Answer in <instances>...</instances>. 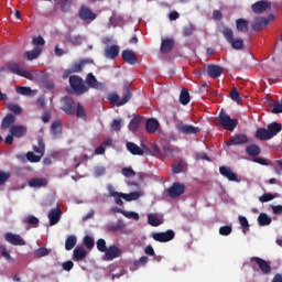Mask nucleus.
Returning <instances> with one entry per match:
<instances>
[{"mask_svg": "<svg viewBox=\"0 0 282 282\" xmlns=\"http://www.w3.org/2000/svg\"><path fill=\"white\" fill-rule=\"evenodd\" d=\"M70 89L76 94V96H83L89 91V87L85 85V82L78 75L69 76Z\"/></svg>", "mask_w": 282, "mask_h": 282, "instance_id": "nucleus-1", "label": "nucleus"}, {"mask_svg": "<svg viewBox=\"0 0 282 282\" xmlns=\"http://www.w3.org/2000/svg\"><path fill=\"white\" fill-rule=\"evenodd\" d=\"M37 144L39 147H33V151L36 154H34V152L26 153V160H29V162H41L42 155H45V141H43V137H37Z\"/></svg>", "mask_w": 282, "mask_h": 282, "instance_id": "nucleus-2", "label": "nucleus"}, {"mask_svg": "<svg viewBox=\"0 0 282 282\" xmlns=\"http://www.w3.org/2000/svg\"><path fill=\"white\" fill-rule=\"evenodd\" d=\"M218 121L220 127L227 131H235V129H237V124H239V120L230 118V115L224 111V109L219 112Z\"/></svg>", "mask_w": 282, "mask_h": 282, "instance_id": "nucleus-3", "label": "nucleus"}, {"mask_svg": "<svg viewBox=\"0 0 282 282\" xmlns=\"http://www.w3.org/2000/svg\"><path fill=\"white\" fill-rule=\"evenodd\" d=\"M7 69L11 74H15L17 76H22V78H26V80H34V75H32V73H30L29 70L21 68V66H19L17 62H8Z\"/></svg>", "mask_w": 282, "mask_h": 282, "instance_id": "nucleus-4", "label": "nucleus"}, {"mask_svg": "<svg viewBox=\"0 0 282 282\" xmlns=\"http://www.w3.org/2000/svg\"><path fill=\"white\" fill-rule=\"evenodd\" d=\"M108 100L112 105H117V107H122V105H127V102L131 100V89H129V87H126L121 99L120 96H118V94L111 93L108 95Z\"/></svg>", "mask_w": 282, "mask_h": 282, "instance_id": "nucleus-5", "label": "nucleus"}, {"mask_svg": "<svg viewBox=\"0 0 282 282\" xmlns=\"http://www.w3.org/2000/svg\"><path fill=\"white\" fill-rule=\"evenodd\" d=\"M76 101L72 97H63L62 98V106L61 110L64 111L67 116H75L76 115Z\"/></svg>", "mask_w": 282, "mask_h": 282, "instance_id": "nucleus-6", "label": "nucleus"}, {"mask_svg": "<svg viewBox=\"0 0 282 282\" xmlns=\"http://www.w3.org/2000/svg\"><path fill=\"white\" fill-rule=\"evenodd\" d=\"M169 197L171 199H177V197H181V195H184L186 193V185L183 183H173L166 191Z\"/></svg>", "mask_w": 282, "mask_h": 282, "instance_id": "nucleus-7", "label": "nucleus"}, {"mask_svg": "<svg viewBox=\"0 0 282 282\" xmlns=\"http://www.w3.org/2000/svg\"><path fill=\"white\" fill-rule=\"evenodd\" d=\"M250 263L251 268H254L256 263L259 267V270H261L262 274H270L272 272V267H270V263L259 257H251Z\"/></svg>", "mask_w": 282, "mask_h": 282, "instance_id": "nucleus-8", "label": "nucleus"}, {"mask_svg": "<svg viewBox=\"0 0 282 282\" xmlns=\"http://www.w3.org/2000/svg\"><path fill=\"white\" fill-rule=\"evenodd\" d=\"M126 147L128 149V151L131 153V155H151V149H149L145 145H142V148H140L138 144L133 143V142H127Z\"/></svg>", "mask_w": 282, "mask_h": 282, "instance_id": "nucleus-9", "label": "nucleus"}, {"mask_svg": "<svg viewBox=\"0 0 282 282\" xmlns=\"http://www.w3.org/2000/svg\"><path fill=\"white\" fill-rule=\"evenodd\" d=\"M152 239H154V241H159V243H166L175 239V231L169 229L164 232H156L152 235Z\"/></svg>", "mask_w": 282, "mask_h": 282, "instance_id": "nucleus-10", "label": "nucleus"}, {"mask_svg": "<svg viewBox=\"0 0 282 282\" xmlns=\"http://www.w3.org/2000/svg\"><path fill=\"white\" fill-rule=\"evenodd\" d=\"M176 130L180 133H184L185 135H197L199 133V128L191 124H185L184 122L176 123Z\"/></svg>", "mask_w": 282, "mask_h": 282, "instance_id": "nucleus-11", "label": "nucleus"}, {"mask_svg": "<svg viewBox=\"0 0 282 282\" xmlns=\"http://www.w3.org/2000/svg\"><path fill=\"white\" fill-rule=\"evenodd\" d=\"M118 257H122V250L116 246H110L106 249L102 259L104 261H113V259H118Z\"/></svg>", "mask_w": 282, "mask_h": 282, "instance_id": "nucleus-12", "label": "nucleus"}, {"mask_svg": "<svg viewBox=\"0 0 282 282\" xmlns=\"http://www.w3.org/2000/svg\"><path fill=\"white\" fill-rule=\"evenodd\" d=\"M270 8H272V2L268 0L258 1L251 6V10L254 14H263V12H267Z\"/></svg>", "mask_w": 282, "mask_h": 282, "instance_id": "nucleus-13", "label": "nucleus"}, {"mask_svg": "<svg viewBox=\"0 0 282 282\" xmlns=\"http://www.w3.org/2000/svg\"><path fill=\"white\" fill-rule=\"evenodd\" d=\"M78 17L82 21H96V13L89 9L87 6H82L79 8Z\"/></svg>", "mask_w": 282, "mask_h": 282, "instance_id": "nucleus-14", "label": "nucleus"}, {"mask_svg": "<svg viewBox=\"0 0 282 282\" xmlns=\"http://www.w3.org/2000/svg\"><path fill=\"white\" fill-rule=\"evenodd\" d=\"M249 139L246 134H235L230 138L229 141H227V147H239L241 144H248Z\"/></svg>", "mask_w": 282, "mask_h": 282, "instance_id": "nucleus-15", "label": "nucleus"}, {"mask_svg": "<svg viewBox=\"0 0 282 282\" xmlns=\"http://www.w3.org/2000/svg\"><path fill=\"white\" fill-rule=\"evenodd\" d=\"M4 239L8 243H11V246H25V240H23L21 236L12 232L4 234Z\"/></svg>", "mask_w": 282, "mask_h": 282, "instance_id": "nucleus-16", "label": "nucleus"}, {"mask_svg": "<svg viewBox=\"0 0 282 282\" xmlns=\"http://www.w3.org/2000/svg\"><path fill=\"white\" fill-rule=\"evenodd\" d=\"M219 173L223 175V177H226L229 182H239V177L235 172H232V169L228 166H220Z\"/></svg>", "mask_w": 282, "mask_h": 282, "instance_id": "nucleus-17", "label": "nucleus"}, {"mask_svg": "<svg viewBox=\"0 0 282 282\" xmlns=\"http://www.w3.org/2000/svg\"><path fill=\"white\" fill-rule=\"evenodd\" d=\"M86 83L88 87H91V89H99V90L105 89V84L98 82V79H96V76H94V73H89L87 75Z\"/></svg>", "mask_w": 282, "mask_h": 282, "instance_id": "nucleus-18", "label": "nucleus"}, {"mask_svg": "<svg viewBox=\"0 0 282 282\" xmlns=\"http://www.w3.org/2000/svg\"><path fill=\"white\" fill-rule=\"evenodd\" d=\"M224 74V67L215 64L207 66V75L209 78H219Z\"/></svg>", "mask_w": 282, "mask_h": 282, "instance_id": "nucleus-19", "label": "nucleus"}, {"mask_svg": "<svg viewBox=\"0 0 282 282\" xmlns=\"http://www.w3.org/2000/svg\"><path fill=\"white\" fill-rule=\"evenodd\" d=\"M270 23L269 19H264L262 17H256L252 24H251V30L253 32H261L263 29V25H268Z\"/></svg>", "mask_w": 282, "mask_h": 282, "instance_id": "nucleus-20", "label": "nucleus"}, {"mask_svg": "<svg viewBox=\"0 0 282 282\" xmlns=\"http://www.w3.org/2000/svg\"><path fill=\"white\" fill-rule=\"evenodd\" d=\"M119 54H120V46L118 45L107 46L104 52V56H106V58H110L111 61H115V58H118Z\"/></svg>", "mask_w": 282, "mask_h": 282, "instance_id": "nucleus-21", "label": "nucleus"}, {"mask_svg": "<svg viewBox=\"0 0 282 282\" xmlns=\"http://www.w3.org/2000/svg\"><path fill=\"white\" fill-rule=\"evenodd\" d=\"M121 56L128 65H135V63H138V56H135V52L132 50L122 51Z\"/></svg>", "mask_w": 282, "mask_h": 282, "instance_id": "nucleus-22", "label": "nucleus"}, {"mask_svg": "<svg viewBox=\"0 0 282 282\" xmlns=\"http://www.w3.org/2000/svg\"><path fill=\"white\" fill-rule=\"evenodd\" d=\"M63 212L59 208H52L48 213L50 226H56L61 221Z\"/></svg>", "mask_w": 282, "mask_h": 282, "instance_id": "nucleus-23", "label": "nucleus"}, {"mask_svg": "<svg viewBox=\"0 0 282 282\" xmlns=\"http://www.w3.org/2000/svg\"><path fill=\"white\" fill-rule=\"evenodd\" d=\"M10 133L13 138H23L28 133V128L25 126H11Z\"/></svg>", "mask_w": 282, "mask_h": 282, "instance_id": "nucleus-24", "label": "nucleus"}, {"mask_svg": "<svg viewBox=\"0 0 282 282\" xmlns=\"http://www.w3.org/2000/svg\"><path fill=\"white\" fill-rule=\"evenodd\" d=\"M175 41L173 39H163L161 42V54H169L173 50Z\"/></svg>", "mask_w": 282, "mask_h": 282, "instance_id": "nucleus-25", "label": "nucleus"}, {"mask_svg": "<svg viewBox=\"0 0 282 282\" xmlns=\"http://www.w3.org/2000/svg\"><path fill=\"white\" fill-rule=\"evenodd\" d=\"M42 53H43V50L41 48V46H36L32 51H26L23 54V56L26 61H36V58H39V56H41Z\"/></svg>", "mask_w": 282, "mask_h": 282, "instance_id": "nucleus-26", "label": "nucleus"}, {"mask_svg": "<svg viewBox=\"0 0 282 282\" xmlns=\"http://www.w3.org/2000/svg\"><path fill=\"white\" fill-rule=\"evenodd\" d=\"M160 129V122L158 119H148L145 122V130L148 133H155Z\"/></svg>", "mask_w": 282, "mask_h": 282, "instance_id": "nucleus-27", "label": "nucleus"}, {"mask_svg": "<svg viewBox=\"0 0 282 282\" xmlns=\"http://www.w3.org/2000/svg\"><path fill=\"white\" fill-rule=\"evenodd\" d=\"M29 186L31 188H41L47 186V178L41 177V178H31L29 181Z\"/></svg>", "mask_w": 282, "mask_h": 282, "instance_id": "nucleus-28", "label": "nucleus"}, {"mask_svg": "<svg viewBox=\"0 0 282 282\" xmlns=\"http://www.w3.org/2000/svg\"><path fill=\"white\" fill-rule=\"evenodd\" d=\"M148 224L158 228V226H162V224H164V220L158 217V214H148Z\"/></svg>", "mask_w": 282, "mask_h": 282, "instance_id": "nucleus-29", "label": "nucleus"}, {"mask_svg": "<svg viewBox=\"0 0 282 282\" xmlns=\"http://www.w3.org/2000/svg\"><path fill=\"white\" fill-rule=\"evenodd\" d=\"M219 32L223 34V36H225L227 43H230L235 40V32H232V29L224 25L219 29Z\"/></svg>", "mask_w": 282, "mask_h": 282, "instance_id": "nucleus-30", "label": "nucleus"}, {"mask_svg": "<svg viewBox=\"0 0 282 282\" xmlns=\"http://www.w3.org/2000/svg\"><path fill=\"white\" fill-rule=\"evenodd\" d=\"M14 122H17V117H14V115H12V113H8L2 119L1 129H10V127H12V124H14Z\"/></svg>", "mask_w": 282, "mask_h": 282, "instance_id": "nucleus-31", "label": "nucleus"}, {"mask_svg": "<svg viewBox=\"0 0 282 282\" xmlns=\"http://www.w3.org/2000/svg\"><path fill=\"white\" fill-rule=\"evenodd\" d=\"M141 123H142V117L135 116L134 118L131 119L128 126L129 131H132V133H135V131L140 129Z\"/></svg>", "mask_w": 282, "mask_h": 282, "instance_id": "nucleus-32", "label": "nucleus"}, {"mask_svg": "<svg viewBox=\"0 0 282 282\" xmlns=\"http://www.w3.org/2000/svg\"><path fill=\"white\" fill-rule=\"evenodd\" d=\"M268 131H269V135L270 138H274V135H276L278 133H281L282 130V126L281 123H276V122H272L267 127Z\"/></svg>", "mask_w": 282, "mask_h": 282, "instance_id": "nucleus-33", "label": "nucleus"}, {"mask_svg": "<svg viewBox=\"0 0 282 282\" xmlns=\"http://www.w3.org/2000/svg\"><path fill=\"white\" fill-rule=\"evenodd\" d=\"M75 261H83L87 257V251L83 247H76L73 251Z\"/></svg>", "mask_w": 282, "mask_h": 282, "instance_id": "nucleus-34", "label": "nucleus"}, {"mask_svg": "<svg viewBox=\"0 0 282 282\" xmlns=\"http://www.w3.org/2000/svg\"><path fill=\"white\" fill-rule=\"evenodd\" d=\"M250 22H248V20L246 19H237L236 20V29L238 30V32H248Z\"/></svg>", "mask_w": 282, "mask_h": 282, "instance_id": "nucleus-35", "label": "nucleus"}, {"mask_svg": "<svg viewBox=\"0 0 282 282\" xmlns=\"http://www.w3.org/2000/svg\"><path fill=\"white\" fill-rule=\"evenodd\" d=\"M256 138L258 140H261V141H265V140H272L271 137H270V132L268 130V128H259L257 131H256Z\"/></svg>", "mask_w": 282, "mask_h": 282, "instance_id": "nucleus-36", "label": "nucleus"}, {"mask_svg": "<svg viewBox=\"0 0 282 282\" xmlns=\"http://www.w3.org/2000/svg\"><path fill=\"white\" fill-rule=\"evenodd\" d=\"M247 155H250L251 158H257V155L261 154V148L257 144H250L246 148Z\"/></svg>", "mask_w": 282, "mask_h": 282, "instance_id": "nucleus-37", "label": "nucleus"}, {"mask_svg": "<svg viewBox=\"0 0 282 282\" xmlns=\"http://www.w3.org/2000/svg\"><path fill=\"white\" fill-rule=\"evenodd\" d=\"M77 242H78V238H76V236L74 235L68 236L65 241V250L67 251L74 250Z\"/></svg>", "mask_w": 282, "mask_h": 282, "instance_id": "nucleus-38", "label": "nucleus"}, {"mask_svg": "<svg viewBox=\"0 0 282 282\" xmlns=\"http://www.w3.org/2000/svg\"><path fill=\"white\" fill-rule=\"evenodd\" d=\"M124 228H127V224H124L122 220H118L117 223L110 225L108 230H110V232H121V230H124Z\"/></svg>", "mask_w": 282, "mask_h": 282, "instance_id": "nucleus-39", "label": "nucleus"}, {"mask_svg": "<svg viewBox=\"0 0 282 282\" xmlns=\"http://www.w3.org/2000/svg\"><path fill=\"white\" fill-rule=\"evenodd\" d=\"M258 224H259V226H270L272 224V218H270V216H268V214L261 213L258 216Z\"/></svg>", "mask_w": 282, "mask_h": 282, "instance_id": "nucleus-40", "label": "nucleus"}, {"mask_svg": "<svg viewBox=\"0 0 282 282\" xmlns=\"http://www.w3.org/2000/svg\"><path fill=\"white\" fill-rule=\"evenodd\" d=\"M51 131L53 135H61L63 133V123L61 120L54 121L51 126Z\"/></svg>", "mask_w": 282, "mask_h": 282, "instance_id": "nucleus-41", "label": "nucleus"}, {"mask_svg": "<svg viewBox=\"0 0 282 282\" xmlns=\"http://www.w3.org/2000/svg\"><path fill=\"white\" fill-rule=\"evenodd\" d=\"M180 102L181 105H188V102H191V94L188 93V90L186 88H183L181 90V95H180Z\"/></svg>", "mask_w": 282, "mask_h": 282, "instance_id": "nucleus-42", "label": "nucleus"}, {"mask_svg": "<svg viewBox=\"0 0 282 282\" xmlns=\"http://www.w3.org/2000/svg\"><path fill=\"white\" fill-rule=\"evenodd\" d=\"M75 116L76 118H82V120H87V112L80 102H78L75 108Z\"/></svg>", "mask_w": 282, "mask_h": 282, "instance_id": "nucleus-43", "label": "nucleus"}, {"mask_svg": "<svg viewBox=\"0 0 282 282\" xmlns=\"http://www.w3.org/2000/svg\"><path fill=\"white\" fill-rule=\"evenodd\" d=\"M39 218L36 216L29 215L23 219V224L32 226V228H39Z\"/></svg>", "mask_w": 282, "mask_h": 282, "instance_id": "nucleus-44", "label": "nucleus"}, {"mask_svg": "<svg viewBox=\"0 0 282 282\" xmlns=\"http://www.w3.org/2000/svg\"><path fill=\"white\" fill-rule=\"evenodd\" d=\"M83 243L87 250H93L94 246H96V242L94 241V237L86 235L84 237Z\"/></svg>", "mask_w": 282, "mask_h": 282, "instance_id": "nucleus-45", "label": "nucleus"}, {"mask_svg": "<svg viewBox=\"0 0 282 282\" xmlns=\"http://www.w3.org/2000/svg\"><path fill=\"white\" fill-rule=\"evenodd\" d=\"M149 263V257L142 256L138 260L133 261L134 270H138V268H142V265H147Z\"/></svg>", "mask_w": 282, "mask_h": 282, "instance_id": "nucleus-46", "label": "nucleus"}, {"mask_svg": "<svg viewBox=\"0 0 282 282\" xmlns=\"http://www.w3.org/2000/svg\"><path fill=\"white\" fill-rule=\"evenodd\" d=\"M276 194L264 193L259 197V202H261V204H265L268 202H272V199H276Z\"/></svg>", "mask_w": 282, "mask_h": 282, "instance_id": "nucleus-47", "label": "nucleus"}, {"mask_svg": "<svg viewBox=\"0 0 282 282\" xmlns=\"http://www.w3.org/2000/svg\"><path fill=\"white\" fill-rule=\"evenodd\" d=\"M17 94H20L21 96H30L32 94V88L25 87V86H18L15 88Z\"/></svg>", "mask_w": 282, "mask_h": 282, "instance_id": "nucleus-48", "label": "nucleus"}, {"mask_svg": "<svg viewBox=\"0 0 282 282\" xmlns=\"http://www.w3.org/2000/svg\"><path fill=\"white\" fill-rule=\"evenodd\" d=\"M61 4V10L63 12H69V8H72V0H57Z\"/></svg>", "mask_w": 282, "mask_h": 282, "instance_id": "nucleus-49", "label": "nucleus"}, {"mask_svg": "<svg viewBox=\"0 0 282 282\" xmlns=\"http://www.w3.org/2000/svg\"><path fill=\"white\" fill-rule=\"evenodd\" d=\"M50 252L51 251L47 248L41 247L34 251V254L37 259H41L43 257H47V254H50Z\"/></svg>", "mask_w": 282, "mask_h": 282, "instance_id": "nucleus-50", "label": "nucleus"}, {"mask_svg": "<svg viewBox=\"0 0 282 282\" xmlns=\"http://www.w3.org/2000/svg\"><path fill=\"white\" fill-rule=\"evenodd\" d=\"M9 111H11V113H14L15 116H21V106L17 105V104H8Z\"/></svg>", "mask_w": 282, "mask_h": 282, "instance_id": "nucleus-51", "label": "nucleus"}, {"mask_svg": "<svg viewBox=\"0 0 282 282\" xmlns=\"http://www.w3.org/2000/svg\"><path fill=\"white\" fill-rule=\"evenodd\" d=\"M0 257H3L7 261H12V256H10L6 245H0Z\"/></svg>", "mask_w": 282, "mask_h": 282, "instance_id": "nucleus-52", "label": "nucleus"}, {"mask_svg": "<svg viewBox=\"0 0 282 282\" xmlns=\"http://www.w3.org/2000/svg\"><path fill=\"white\" fill-rule=\"evenodd\" d=\"M123 199L126 202H135V199H140V194L138 192H132L130 194H123Z\"/></svg>", "mask_w": 282, "mask_h": 282, "instance_id": "nucleus-53", "label": "nucleus"}, {"mask_svg": "<svg viewBox=\"0 0 282 282\" xmlns=\"http://www.w3.org/2000/svg\"><path fill=\"white\" fill-rule=\"evenodd\" d=\"M229 43L234 50H243V41L241 39H234Z\"/></svg>", "mask_w": 282, "mask_h": 282, "instance_id": "nucleus-54", "label": "nucleus"}, {"mask_svg": "<svg viewBox=\"0 0 282 282\" xmlns=\"http://www.w3.org/2000/svg\"><path fill=\"white\" fill-rule=\"evenodd\" d=\"M96 246H97V250L99 252H107V241H105V239L100 238L97 240L96 242Z\"/></svg>", "mask_w": 282, "mask_h": 282, "instance_id": "nucleus-55", "label": "nucleus"}, {"mask_svg": "<svg viewBox=\"0 0 282 282\" xmlns=\"http://www.w3.org/2000/svg\"><path fill=\"white\" fill-rule=\"evenodd\" d=\"M12 177V173L0 171V186H3Z\"/></svg>", "mask_w": 282, "mask_h": 282, "instance_id": "nucleus-56", "label": "nucleus"}, {"mask_svg": "<svg viewBox=\"0 0 282 282\" xmlns=\"http://www.w3.org/2000/svg\"><path fill=\"white\" fill-rule=\"evenodd\" d=\"M85 61H82L79 63H74L70 67V70L73 74H78V72H83V65H85Z\"/></svg>", "mask_w": 282, "mask_h": 282, "instance_id": "nucleus-57", "label": "nucleus"}, {"mask_svg": "<svg viewBox=\"0 0 282 282\" xmlns=\"http://www.w3.org/2000/svg\"><path fill=\"white\" fill-rule=\"evenodd\" d=\"M184 166H185V163L183 161H180L172 165V171L175 174L182 173V171H184Z\"/></svg>", "mask_w": 282, "mask_h": 282, "instance_id": "nucleus-58", "label": "nucleus"}, {"mask_svg": "<svg viewBox=\"0 0 282 282\" xmlns=\"http://www.w3.org/2000/svg\"><path fill=\"white\" fill-rule=\"evenodd\" d=\"M232 234V227L231 226H223L219 228V235L221 237H228V235Z\"/></svg>", "mask_w": 282, "mask_h": 282, "instance_id": "nucleus-59", "label": "nucleus"}, {"mask_svg": "<svg viewBox=\"0 0 282 282\" xmlns=\"http://www.w3.org/2000/svg\"><path fill=\"white\" fill-rule=\"evenodd\" d=\"M68 41L72 45H82L83 37L80 35H73L68 37Z\"/></svg>", "mask_w": 282, "mask_h": 282, "instance_id": "nucleus-60", "label": "nucleus"}, {"mask_svg": "<svg viewBox=\"0 0 282 282\" xmlns=\"http://www.w3.org/2000/svg\"><path fill=\"white\" fill-rule=\"evenodd\" d=\"M107 173V169L105 166H96L94 171L95 177H102Z\"/></svg>", "mask_w": 282, "mask_h": 282, "instance_id": "nucleus-61", "label": "nucleus"}, {"mask_svg": "<svg viewBox=\"0 0 282 282\" xmlns=\"http://www.w3.org/2000/svg\"><path fill=\"white\" fill-rule=\"evenodd\" d=\"M121 173L124 175V177H135V171H133L131 167H123Z\"/></svg>", "mask_w": 282, "mask_h": 282, "instance_id": "nucleus-62", "label": "nucleus"}, {"mask_svg": "<svg viewBox=\"0 0 282 282\" xmlns=\"http://www.w3.org/2000/svg\"><path fill=\"white\" fill-rule=\"evenodd\" d=\"M111 129L112 131H120L122 129V119H113Z\"/></svg>", "mask_w": 282, "mask_h": 282, "instance_id": "nucleus-63", "label": "nucleus"}, {"mask_svg": "<svg viewBox=\"0 0 282 282\" xmlns=\"http://www.w3.org/2000/svg\"><path fill=\"white\" fill-rule=\"evenodd\" d=\"M272 113H282V101L279 102V101H274L273 105H272Z\"/></svg>", "mask_w": 282, "mask_h": 282, "instance_id": "nucleus-64", "label": "nucleus"}]
</instances>
